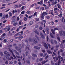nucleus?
Wrapping results in <instances>:
<instances>
[{"mask_svg":"<svg viewBox=\"0 0 65 65\" xmlns=\"http://www.w3.org/2000/svg\"><path fill=\"white\" fill-rule=\"evenodd\" d=\"M15 22V19H13L12 21V23H14V24H13V25L14 26H16L17 25V24H18V22Z\"/></svg>","mask_w":65,"mask_h":65,"instance_id":"obj_3","label":"nucleus"},{"mask_svg":"<svg viewBox=\"0 0 65 65\" xmlns=\"http://www.w3.org/2000/svg\"><path fill=\"white\" fill-rule=\"evenodd\" d=\"M35 36L36 38L37 39H38L39 40V38L38 37L37 35H35Z\"/></svg>","mask_w":65,"mask_h":65,"instance_id":"obj_30","label":"nucleus"},{"mask_svg":"<svg viewBox=\"0 0 65 65\" xmlns=\"http://www.w3.org/2000/svg\"><path fill=\"white\" fill-rule=\"evenodd\" d=\"M38 27V25H36L35 26V28H37Z\"/></svg>","mask_w":65,"mask_h":65,"instance_id":"obj_55","label":"nucleus"},{"mask_svg":"<svg viewBox=\"0 0 65 65\" xmlns=\"http://www.w3.org/2000/svg\"><path fill=\"white\" fill-rule=\"evenodd\" d=\"M44 46L45 48L46 49H48V46L46 43H44Z\"/></svg>","mask_w":65,"mask_h":65,"instance_id":"obj_8","label":"nucleus"},{"mask_svg":"<svg viewBox=\"0 0 65 65\" xmlns=\"http://www.w3.org/2000/svg\"><path fill=\"white\" fill-rule=\"evenodd\" d=\"M15 18V16H13L12 18V20H14V18Z\"/></svg>","mask_w":65,"mask_h":65,"instance_id":"obj_51","label":"nucleus"},{"mask_svg":"<svg viewBox=\"0 0 65 65\" xmlns=\"http://www.w3.org/2000/svg\"><path fill=\"white\" fill-rule=\"evenodd\" d=\"M2 36H6V33H5L3 34V35H2Z\"/></svg>","mask_w":65,"mask_h":65,"instance_id":"obj_45","label":"nucleus"},{"mask_svg":"<svg viewBox=\"0 0 65 65\" xmlns=\"http://www.w3.org/2000/svg\"><path fill=\"white\" fill-rule=\"evenodd\" d=\"M40 34L42 38L43 39H44V38H45V37H44V36L43 35L42 33L40 32Z\"/></svg>","mask_w":65,"mask_h":65,"instance_id":"obj_12","label":"nucleus"},{"mask_svg":"<svg viewBox=\"0 0 65 65\" xmlns=\"http://www.w3.org/2000/svg\"><path fill=\"white\" fill-rule=\"evenodd\" d=\"M42 29L43 28H42V27L40 26L39 27V30H42Z\"/></svg>","mask_w":65,"mask_h":65,"instance_id":"obj_44","label":"nucleus"},{"mask_svg":"<svg viewBox=\"0 0 65 65\" xmlns=\"http://www.w3.org/2000/svg\"><path fill=\"white\" fill-rule=\"evenodd\" d=\"M44 14H41V20H44Z\"/></svg>","mask_w":65,"mask_h":65,"instance_id":"obj_10","label":"nucleus"},{"mask_svg":"<svg viewBox=\"0 0 65 65\" xmlns=\"http://www.w3.org/2000/svg\"><path fill=\"white\" fill-rule=\"evenodd\" d=\"M15 48L20 53H21L22 52V49L21 48V47H18L17 46H16L15 47Z\"/></svg>","mask_w":65,"mask_h":65,"instance_id":"obj_2","label":"nucleus"},{"mask_svg":"<svg viewBox=\"0 0 65 65\" xmlns=\"http://www.w3.org/2000/svg\"><path fill=\"white\" fill-rule=\"evenodd\" d=\"M42 60H43V58H40L39 60V61L40 62H41L42 61Z\"/></svg>","mask_w":65,"mask_h":65,"instance_id":"obj_35","label":"nucleus"},{"mask_svg":"<svg viewBox=\"0 0 65 65\" xmlns=\"http://www.w3.org/2000/svg\"><path fill=\"white\" fill-rule=\"evenodd\" d=\"M30 25H32V24H33V22L32 21H31L30 22Z\"/></svg>","mask_w":65,"mask_h":65,"instance_id":"obj_38","label":"nucleus"},{"mask_svg":"<svg viewBox=\"0 0 65 65\" xmlns=\"http://www.w3.org/2000/svg\"><path fill=\"white\" fill-rule=\"evenodd\" d=\"M23 36H22L21 37H16L15 38V39H19V40H20L22 39H23Z\"/></svg>","mask_w":65,"mask_h":65,"instance_id":"obj_6","label":"nucleus"},{"mask_svg":"<svg viewBox=\"0 0 65 65\" xmlns=\"http://www.w3.org/2000/svg\"><path fill=\"white\" fill-rule=\"evenodd\" d=\"M28 40L29 42H32V39L31 38H29Z\"/></svg>","mask_w":65,"mask_h":65,"instance_id":"obj_21","label":"nucleus"},{"mask_svg":"<svg viewBox=\"0 0 65 65\" xmlns=\"http://www.w3.org/2000/svg\"><path fill=\"white\" fill-rule=\"evenodd\" d=\"M6 29H7V31H9V30H10V26H8L6 27Z\"/></svg>","mask_w":65,"mask_h":65,"instance_id":"obj_9","label":"nucleus"},{"mask_svg":"<svg viewBox=\"0 0 65 65\" xmlns=\"http://www.w3.org/2000/svg\"><path fill=\"white\" fill-rule=\"evenodd\" d=\"M32 41L34 43L36 44V43H38V41L35 38H34L32 39Z\"/></svg>","mask_w":65,"mask_h":65,"instance_id":"obj_5","label":"nucleus"},{"mask_svg":"<svg viewBox=\"0 0 65 65\" xmlns=\"http://www.w3.org/2000/svg\"><path fill=\"white\" fill-rule=\"evenodd\" d=\"M46 18V19H50V17L48 16H46L45 17Z\"/></svg>","mask_w":65,"mask_h":65,"instance_id":"obj_47","label":"nucleus"},{"mask_svg":"<svg viewBox=\"0 0 65 65\" xmlns=\"http://www.w3.org/2000/svg\"><path fill=\"white\" fill-rule=\"evenodd\" d=\"M4 54L6 55H7V54H8V52H7V51H5L4 52Z\"/></svg>","mask_w":65,"mask_h":65,"instance_id":"obj_31","label":"nucleus"},{"mask_svg":"<svg viewBox=\"0 0 65 65\" xmlns=\"http://www.w3.org/2000/svg\"><path fill=\"white\" fill-rule=\"evenodd\" d=\"M24 7H25V6H23L21 8V9L22 10L24 9Z\"/></svg>","mask_w":65,"mask_h":65,"instance_id":"obj_50","label":"nucleus"},{"mask_svg":"<svg viewBox=\"0 0 65 65\" xmlns=\"http://www.w3.org/2000/svg\"><path fill=\"white\" fill-rule=\"evenodd\" d=\"M58 37H57V39L60 41V37L59 36V35H57Z\"/></svg>","mask_w":65,"mask_h":65,"instance_id":"obj_29","label":"nucleus"},{"mask_svg":"<svg viewBox=\"0 0 65 65\" xmlns=\"http://www.w3.org/2000/svg\"><path fill=\"white\" fill-rule=\"evenodd\" d=\"M34 32H35V33L36 34L38 35H39V33L36 30H35Z\"/></svg>","mask_w":65,"mask_h":65,"instance_id":"obj_14","label":"nucleus"},{"mask_svg":"<svg viewBox=\"0 0 65 65\" xmlns=\"http://www.w3.org/2000/svg\"><path fill=\"white\" fill-rule=\"evenodd\" d=\"M43 14H45V15H47V14H48V13H47L46 12H44L42 13Z\"/></svg>","mask_w":65,"mask_h":65,"instance_id":"obj_23","label":"nucleus"},{"mask_svg":"<svg viewBox=\"0 0 65 65\" xmlns=\"http://www.w3.org/2000/svg\"><path fill=\"white\" fill-rule=\"evenodd\" d=\"M9 17H11V16H12V13H11V12H9Z\"/></svg>","mask_w":65,"mask_h":65,"instance_id":"obj_33","label":"nucleus"},{"mask_svg":"<svg viewBox=\"0 0 65 65\" xmlns=\"http://www.w3.org/2000/svg\"><path fill=\"white\" fill-rule=\"evenodd\" d=\"M18 64H19V65H22V63H21V62L20 61H19Z\"/></svg>","mask_w":65,"mask_h":65,"instance_id":"obj_48","label":"nucleus"},{"mask_svg":"<svg viewBox=\"0 0 65 65\" xmlns=\"http://www.w3.org/2000/svg\"><path fill=\"white\" fill-rule=\"evenodd\" d=\"M59 32L60 33V36H62L63 35V33H62V31L60 30L59 31Z\"/></svg>","mask_w":65,"mask_h":65,"instance_id":"obj_17","label":"nucleus"},{"mask_svg":"<svg viewBox=\"0 0 65 65\" xmlns=\"http://www.w3.org/2000/svg\"><path fill=\"white\" fill-rule=\"evenodd\" d=\"M50 12L51 15H52L53 16H54V14L53 13V10L49 11L48 13V14H50Z\"/></svg>","mask_w":65,"mask_h":65,"instance_id":"obj_4","label":"nucleus"},{"mask_svg":"<svg viewBox=\"0 0 65 65\" xmlns=\"http://www.w3.org/2000/svg\"><path fill=\"white\" fill-rule=\"evenodd\" d=\"M6 42H7V40L6 39H5L4 41V42L5 43Z\"/></svg>","mask_w":65,"mask_h":65,"instance_id":"obj_41","label":"nucleus"},{"mask_svg":"<svg viewBox=\"0 0 65 65\" xmlns=\"http://www.w3.org/2000/svg\"><path fill=\"white\" fill-rule=\"evenodd\" d=\"M18 6L20 8V7H22V5L21 4H19V6Z\"/></svg>","mask_w":65,"mask_h":65,"instance_id":"obj_36","label":"nucleus"},{"mask_svg":"<svg viewBox=\"0 0 65 65\" xmlns=\"http://www.w3.org/2000/svg\"><path fill=\"white\" fill-rule=\"evenodd\" d=\"M36 21H39V18H36Z\"/></svg>","mask_w":65,"mask_h":65,"instance_id":"obj_53","label":"nucleus"},{"mask_svg":"<svg viewBox=\"0 0 65 65\" xmlns=\"http://www.w3.org/2000/svg\"><path fill=\"white\" fill-rule=\"evenodd\" d=\"M50 35L51 38H55V36H54L52 33H50Z\"/></svg>","mask_w":65,"mask_h":65,"instance_id":"obj_15","label":"nucleus"},{"mask_svg":"<svg viewBox=\"0 0 65 65\" xmlns=\"http://www.w3.org/2000/svg\"><path fill=\"white\" fill-rule=\"evenodd\" d=\"M25 13V11H22L21 13V14H24Z\"/></svg>","mask_w":65,"mask_h":65,"instance_id":"obj_49","label":"nucleus"},{"mask_svg":"<svg viewBox=\"0 0 65 65\" xmlns=\"http://www.w3.org/2000/svg\"><path fill=\"white\" fill-rule=\"evenodd\" d=\"M63 36H65V31H63Z\"/></svg>","mask_w":65,"mask_h":65,"instance_id":"obj_61","label":"nucleus"},{"mask_svg":"<svg viewBox=\"0 0 65 65\" xmlns=\"http://www.w3.org/2000/svg\"><path fill=\"white\" fill-rule=\"evenodd\" d=\"M57 9L58 8H55L54 9V11L57 10Z\"/></svg>","mask_w":65,"mask_h":65,"instance_id":"obj_57","label":"nucleus"},{"mask_svg":"<svg viewBox=\"0 0 65 65\" xmlns=\"http://www.w3.org/2000/svg\"><path fill=\"white\" fill-rule=\"evenodd\" d=\"M26 62L27 63V64H30V61L28 60H27L26 61Z\"/></svg>","mask_w":65,"mask_h":65,"instance_id":"obj_28","label":"nucleus"},{"mask_svg":"<svg viewBox=\"0 0 65 65\" xmlns=\"http://www.w3.org/2000/svg\"><path fill=\"white\" fill-rule=\"evenodd\" d=\"M27 18L26 17H25L24 18V20L25 21H27Z\"/></svg>","mask_w":65,"mask_h":65,"instance_id":"obj_60","label":"nucleus"},{"mask_svg":"<svg viewBox=\"0 0 65 65\" xmlns=\"http://www.w3.org/2000/svg\"><path fill=\"white\" fill-rule=\"evenodd\" d=\"M42 64H44L45 63V61H42L41 62Z\"/></svg>","mask_w":65,"mask_h":65,"instance_id":"obj_42","label":"nucleus"},{"mask_svg":"<svg viewBox=\"0 0 65 65\" xmlns=\"http://www.w3.org/2000/svg\"><path fill=\"white\" fill-rule=\"evenodd\" d=\"M9 63L10 64H12L13 63V62H12V61H10L9 62Z\"/></svg>","mask_w":65,"mask_h":65,"instance_id":"obj_34","label":"nucleus"},{"mask_svg":"<svg viewBox=\"0 0 65 65\" xmlns=\"http://www.w3.org/2000/svg\"><path fill=\"white\" fill-rule=\"evenodd\" d=\"M54 42L55 44H58V42H57V41H56V40H54Z\"/></svg>","mask_w":65,"mask_h":65,"instance_id":"obj_40","label":"nucleus"},{"mask_svg":"<svg viewBox=\"0 0 65 65\" xmlns=\"http://www.w3.org/2000/svg\"><path fill=\"white\" fill-rule=\"evenodd\" d=\"M40 55L41 57L43 56V53H41L40 54Z\"/></svg>","mask_w":65,"mask_h":65,"instance_id":"obj_58","label":"nucleus"},{"mask_svg":"<svg viewBox=\"0 0 65 65\" xmlns=\"http://www.w3.org/2000/svg\"><path fill=\"white\" fill-rule=\"evenodd\" d=\"M9 51L11 53H12V54H13V52L11 49H9Z\"/></svg>","mask_w":65,"mask_h":65,"instance_id":"obj_43","label":"nucleus"},{"mask_svg":"<svg viewBox=\"0 0 65 65\" xmlns=\"http://www.w3.org/2000/svg\"><path fill=\"white\" fill-rule=\"evenodd\" d=\"M40 2L41 3V4H43V0H41L40 1Z\"/></svg>","mask_w":65,"mask_h":65,"instance_id":"obj_63","label":"nucleus"},{"mask_svg":"<svg viewBox=\"0 0 65 65\" xmlns=\"http://www.w3.org/2000/svg\"><path fill=\"white\" fill-rule=\"evenodd\" d=\"M38 65H43L42 64H41L40 63H37Z\"/></svg>","mask_w":65,"mask_h":65,"instance_id":"obj_64","label":"nucleus"},{"mask_svg":"<svg viewBox=\"0 0 65 65\" xmlns=\"http://www.w3.org/2000/svg\"><path fill=\"white\" fill-rule=\"evenodd\" d=\"M17 21H19L20 20V18L19 16L17 17Z\"/></svg>","mask_w":65,"mask_h":65,"instance_id":"obj_46","label":"nucleus"},{"mask_svg":"<svg viewBox=\"0 0 65 65\" xmlns=\"http://www.w3.org/2000/svg\"><path fill=\"white\" fill-rule=\"evenodd\" d=\"M15 8H18V7H19V6L18 5H15Z\"/></svg>","mask_w":65,"mask_h":65,"instance_id":"obj_39","label":"nucleus"},{"mask_svg":"<svg viewBox=\"0 0 65 65\" xmlns=\"http://www.w3.org/2000/svg\"><path fill=\"white\" fill-rule=\"evenodd\" d=\"M20 33V32H19L17 34H16L15 35H14V37H16V36H17L18 35H19Z\"/></svg>","mask_w":65,"mask_h":65,"instance_id":"obj_27","label":"nucleus"},{"mask_svg":"<svg viewBox=\"0 0 65 65\" xmlns=\"http://www.w3.org/2000/svg\"><path fill=\"white\" fill-rule=\"evenodd\" d=\"M14 51L15 53L17 55H18V56H19L20 55V54H19V53L17 52V50H15Z\"/></svg>","mask_w":65,"mask_h":65,"instance_id":"obj_13","label":"nucleus"},{"mask_svg":"<svg viewBox=\"0 0 65 65\" xmlns=\"http://www.w3.org/2000/svg\"><path fill=\"white\" fill-rule=\"evenodd\" d=\"M19 45L20 46H21V47H23V48H24V45H22V46H21V44H19Z\"/></svg>","mask_w":65,"mask_h":65,"instance_id":"obj_37","label":"nucleus"},{"mask_svg":"<svg viewBox=\"0 0 65 65\" xmlns=\"http://www.w3.org/2000/svg\"><path fill=\"white\" fill-rule=\"evenodd\" d=\"M25 54L26 55V56H27L28 55H30L29 53V51H26V52L25 53Z\"/></svg>","mask_w":65,"mask_h":65,"instance_id":"obj_19","label":"nucleus"},{"mask_svg":"<svg viewBox=\"0 0 65 65\" xmlns=\"http://www.w3.org/2000/svg\"><path fill=\"white\" fill-rule=\"evenodd\" d=\"M51 42L52 44H54V42H53V40H51Z\"/></svg>","mask_w":65,"mask_h":65,"instance_id":"obj_52","label":"nucleus"},{"mask_svg":"<svg viewBox=\"0 0 65 65\" xmlns=\"http://www.w3.org/2000/svg\"><path fill=\"white\" fill-rule=\"evenodd\" d=\"M5 63L6 64H8V61L7 60L5 62Z\"/></svg>","mask_w":65,"mask_h":65,"instance_id":"obj_62","label":"nucleus"},{"mask_svg":"<svg viewBox=\"0 0 65 65\" xmlns=\"http://www.w3.org/2000/svg\"><path fill=\"white\" fill-rule=\"evenodd\" d=\"M58 65H60V64H61V61L60 60V59H59L58 61Z\"/></svg>","mask_w":65,"mask_h":65,"instance_id":"obj_25","label":"nucleus"},{"mask_svg":"<svg viewBox=\"0 0 65 65\" xmlns=\"http://www.w3.org/2000/svg\"><path fill=\"white\" fill-rule=\"evenodd\" d=\"M16 57L17 58H18V59H22V56H21V57L20 56H18L17 55H16Z\"/></svg>","mask_w":65,"mask_h":65,"instance_id":"obj_20","label":"nucleus"},{"mask_svg":"<svg viewBox=\"0 0 65 65\" xmlns=\"http://www.w3.org/2000/svg\"><path fill=\"white\" fill-rule=\"evenodd\" d=\"M58 58L59 59H62L61 60L62 62L63 63H64V60L63 59V58L62 57H61V56H60L59 55L58 56Z\"/></svg>","mask_w":65,"mask_h":65,"instance_id":"obj_7","label":"nucleus"},{"mask_svg":"<svg viewBox=\"0 0 65 65\" xmlns=\"http://www.w3.org/2000/svg\"><path fill=\"white\" fill-rule=\"evenodd\" d=\"M0 54L1 56H3V53L2 52H1L0 53Z\"/></svg>","mask_w":65,"mask_h":65,"instance_id":"obj_56","label":"nucleus"},{"mask_svg":"<svg viewBox=\"0 0 65 65\" xmlns=\"http://www.w3.org/2000/svg\"><path fill=\"white\" fill-rule=\"evenodd\" d=\"M32 56H33V57H37V55L35 54H32Z\"/></svg>","mask_w":65,"mask_h":65,"instance_id":"obj_22","label":"nucleus"},{"mask_svg":"<svg viewBox=\"0 0 65 65\" xmlns=\"http://www.w3.org/2000/svg\"><path fill=\"white\" fill-rule=\"evenodd\" d=\"M34 14L35 16V15H36V17H37V12H35L34 13Z\"/></svg>","mask_w":65,"mask_h":65,"instance_id":"obj_26","label":"nucleus"},{"mask_svg":"<svg viewBox=\"0 0 65 65\" xmlns=\"http://www.w3.org/2000/svg\"><path fill=\"white\" fill-rule=\"evenodd\" d=\"M10 10V9L9 8L7 10H6L5 11L6 12H8V11H9V10Z\"/></svg>","mask_w":65,"mask_h":65,"instance_id":"obj_59","label":"nucleus"},{"mask_svg":"<svg viewBox=\"0 0 65 65\" xmlns=\"http://www.w3.org/2000/svg\"><path fill=\"white\" fill-rule=\"evenodd\" d=\"M12 55L13 56L14 58V59H16V60H17V57H15V55H14V54H13V53L12 54Z\"/></svg>","mask_w":65,"mask_h":65,"instance_id":"obj_24","label":"nucleus"},{"mask_svg":"<svg viewBox=\"0 0 65 65\" xmlns=\"http://www.w3.org/2000/svg\"><path fill=\"white\" fill-rule=\"evenodd\" d=\"M54 29H51V30L53 34L55 35V31H56V30H59V29L57 28H54Z\"/></svg>","mask_w":65,"mask_h":65,"instance_id":"obj_1","label":"nucleus"},{"mask_svg":"<svg viewBox=\"0 0 65 65\" xmlns=\"http://www.w3.org/2000/svg\"><path fill=\"white\" fill-rule=\"evenodd\" d=\"M51 63L52 65H55V63L53 62V61L51 60Z\"/></svg>","mask_w":65,"mask_h":65,"instance_id":"obj_32","label":"nucleus"},{"mask_svg":"<svg viewBox=\"0 0 65 65\" xmlns=\"http://www.w3.org/2000/svg\"><path fill=\"white\" fill-rule=\"evenodd\" d=\"M26 13H27V14H31L32 13V11H27L26 12Z\"/></svg>","mask_w":65,"mask_h":65,"instance_id":"obj_11","label":"nucleus"},{"mask_svg":"<svg viewBox=\"0 0 65 65\" xmlns=\"http://www.w3.org/2000/svg\"><path fill=\"white\" fill-rule=\"evenodd\" d=\"M47 52L49 54H52V52H51V51L49 50H47Z\"/></svg>","mask_w":65,"mask_h":65,"instance_id":"obj_18","label":"nucleus"},{"mask_svg":"<svg viewBox=\"0 0 65 65\" xmlns=\"http://www.w3.org/2000/svg\"><path fill=\"white\" fill-rule=\"evenodd\" d=\"M46 39L47 41H48V37L47 36Z\"/></svg>","mask_w":65,"mask_h":65,"instance_id":"obj_54","label":"nucleus"},{"mask_svg":"<svg viewBox=\"0 0 65 65\" xmlns=\"http://www.w3.org/2000/svg\"><path fill=\"white\" fill-rule=\"evenodd\" d=\"M35 48H36L37 50H39L40 48L39 47H38L37 46H35L34 47Z\"/></svg>","mask_w":65,"mask_h":65,"instance_id":"obj_16","label":"nucleus"}]
</instances>
